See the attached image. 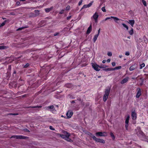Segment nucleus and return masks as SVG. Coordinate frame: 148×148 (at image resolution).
Instances as JSON below:
<instances>
[{"instance_id":"nucleus-1","label":"nucleus","mask_w":148,"mask_h":148,"mask_svg":"<svg viewBox=\"0 0 148 148\" xmlns=\"http://www.w3.org/2000/svg\"><path fill=\"white\" fill-rule=\"evenodd\" d=\"M88 134L93 138V139L96 142H97L100 143H102L104 144L105 143V141L103 139L100 138H98L96 137L90 133H89Z\"/></svg>"},{"instance_id":"nucleus-2","label":"nucleus","mask_w":148,"mask_h":148,"mask_svg":"<svg viewBox=\"0 0 148 148\" xmlns=\"http://www.w3.org/2000/svg\"><path fill=\"white\" fill-rule=\"evenodd\" d=\"M110 91V88L106 89L105 90V94L103 97V101L105 102L106 101L109 95Z\"/></svg>"},{"instance_id":"nucleus-3","label":"nucleus","mask_w":148,"mask_h":148,"mask_svg":"<svg viewBox=\"0 0 148 148\" xmlns=\"http://www.w3.org/2000/svg\"><path fill=\"white\" fill-rule=\"evenodd\" d=\"M136 132L137 135L139 137H142L144 136V134L141 130L140 127H137V129H136Z\"/></svg>"},{"instance_id":"nucleus-4","label":"nucleus","mask_w":148,"mask_h":148,"mask_svg":"<svg viewBox=\"0 0 148 148\" xmlns=\"http://www.w3.org/2000/svg\"><path fill=\"white\" fill-rule=\"evenodd\" d=\"M91 65L92 68L96 71H98L100 70L99 66L96 63H92Z\"/></svg>"},{"instance_id":"nucleus-5","label":"nucleus","mask_w":148,"mask_h":148,"mask_svg":"<svg viewBox=\"0 0 148 148\" xmlns=\"http://www.w3.org/2000/svg\"><path fill=\"white\" fill-rule=\"evenodd\" d=\"M70 136V134L67 133L66 135H62L61 137L66 140L70 142L72 141V140L69 138V137Z\"/></svg>"},{"instance_id":"nucleus-6","label":"nucleus","mask_w":148,"mask_h":148,"mask_svg":"<svg viewBox=\"0 0 148 148\" xmlns=\"http://www.w3.org/2000/svg\"><path fill=\"white\" fill-rule=\"evenodd\" d=\"M99 17V15L97 12H95L93 14L92 16L91 17V18L95 20L96 23H97L98 22V18Z\"/></svg>"},{"instance_id":"nucleus-7","label":"nucleus","mask_w":148,"mask_h":148,"mask_svg":"<svg viewBox=\"0 0 148 148\" xmlns=\"http://www.w3.org/2000/svg\"><path fill=\"white\" fill-rule=\"evenodd\" d=\"M26 137L21 135H14L11 137V138H16L17 139H25Z\"/></svg>"},{"instance_id":"nucleus-8","label":"nucleus","mask_w":148,"mask_h":148,"mask_svg":"<svg viewBox=\"0 0 148 148\" xmlns=\"http://www.w3.org/2000/svg\"><path fill=\"white\" fill-rule=\"evenodd\" d=\"M96 135L97 136H106L107 135V134L106 132H97L96 133Z\"/></svg>"},{"instance_id":"nucleus-9","label":"nucleus","mask_w":148,"mask_h":148,"mask_svg":"<svg viewBox=\"0 0 148 148\" xmlns=\"http://www.w3.org/2000/svg\"><path fill=\"white\" fill-rule=\"evenodd\" d=\"M137 90V92L136 95V97L137 98H138L141 95V90L140 88H138Z\"/></svg>"},{"instance_id":"nucleus-10","label":"nucleus","mask_w":148,"mask_h":148,"mask_svg":"<svg viewBox=\"0 0 148 148\" xmlns=\"http://www.w3.org/2000/svg\"><path fill=\"white\" fill-rule=\"evenodd\" d=\"M131 116L133 119L135 120L136 118V114L134 111H132Z\"/></svg>"},{"instance_id":"nucleus-11","label":"nucleus","mask_w":148,"mask_h":148,"mask_svg":"<svg viewBox=\"0 0 148 148\" xmlns=\"http://www.w3.org/2000/svg\"><path fill=\"white\" fill-rule=\"evenodd\" d=\"M93 2H91L88 5H83V7L81 8V10H82L83 9L86 8H89L90 7L91 5H92Z\"/></svg>"},{"instance_id":"nucleus-12","label":"nucleus","mask_w":148,"mask_h":148,"mask_svg":"<svg viewBox=\"0 0 148 148\" xmlns=\"http://www.w3.org/2000/svg\"><path fill=\"white\" fill-rule=\"evenodd\" d=\"M73 114V113L70 111H69L66 114L67 117L68 118H70Z\"/></svg>"},{"instance_id":"nucleus-13","label":"nucleus","mask_w":148,"mask_h":148,"mask_svg":"<svg viewBox=\"0 0 148 148\" xmlns=\"http://www.w3.org/2000/svg\"><path fill=\"white\" fill-rule=\"evenodd\" d=\"M129 78L128 77H127L123 79L121 82V83L122 84H124L126 83L128 80Z\"/></svg>"},{"instance_id":"nucleus-14","label":"nucleus","mask_w":148,"mask_h":148,"mask_svg":"<svg viewBox=\"0 0 148 148\" xmlns=\"http://www.w3.org/2000/svg\"><path fill=\"white\" fill-rule=\"evenodd\" d=\"M92 29V27L91 25V24L89 26V27L88 28L86 32V34H89L91 32Z\"/></svg>"},{"instance_id":"nucleus-15","label":"nucleus","mask_w":148,"mask_h":148,"mask_svg":"<svg viewBox=\"0 0 148 148\" xmlns=\"http://www.w3.org/2000/svg\"><path fill=\"white\" fill-rule=\"evenodd\" d=\"M128 23L130 24L132 27H133L135 23V21L133 20H130Z\"/></svg>"},{"instance_id":"nucleus-16","label":"nucleus","mask_w":148,"mask_h":148,"mask_svg":"<svg viewBox=\"0 0 148 148\" xmlns=\"http://www.w3.org/2000/svg\"><path fill=\"white\" fill-rule=\"evenodd\" d=\"M111 18H113L115 22L117 23H118L117 22L118 21L121 20L116 17L111 16Z\"/></svg>"},{"instance_id":"nucleus-17","label":"nucleus","mask_w":148,"mask_h":148,"mask_svg":"<svg viewBox=\"0 0 148 148\" xmlns=\"http://www.w3.org/2000/svg\"><path fill=\"white\" fill-rule=\"evenodd\" d=\"M136 66L135 64H134L129 69V70L130 71H132L133 70H134L136 68Z\"/></svg>"},{"instance_id":"nucleus-18","label":"nucleus","mask_w":148,"mask_h":148,"mask_svg":"<svg viewBox=\"0 0 148 148\" xmlns=\"http://www.w3.org/2000/svg\"><path fill=\"white\" fill-rule=\"evenodd\" d=\"M53 7H51L49 8H46L45 9V11L46 12H49L53 9Z\"/></svg>"},{"instance_id":"nucleus-19","label":"nucleus","mask_w":148,"mask_h":148,"mask_svg":"<svg viewBox=\"0 0 148 148\" xmlns=\"http://www.w3.org/2000/svg\"><path fill=\"white\" fill-rule=\"evenodd\" d=\"M39 11L38 10H35L34 12L35 13V14L34 15V16H38L40 14Z\"/></svg>"},{"instance_id":"nucleus-20","label":"nucleus","mask_w":148,"mask_h":148,"mask_svg":"<svg viewBox=\"0 0 148 148\" xmlns=\"http://www.w3.org/2000/svg\"><path fill=\"white\" fill-rule=\"evenodd\" d=\"M98 36L99 35L98 34H96L94 36L93 39L94 42H96Z\"/></svg>"},{"instance_id":"nucleus-21","label":"nucleus","mask_w":148,"mask_h":148,"mask_svg":"<svg viewBox=\"0 0 148 148\" xmlns=\"http://www.w3.org/2000/svg\"><path fill=\"white\" fill-rule=\"evenodd\" d=\"M54 106H48V107L47 108V110H49V109H52L54 108Z\"/></svg>"},{"instance_id":"nucleus-22","label":"nucleus","mask_w":148,"mask_h":148,"mask_svg":"<svg viewBox=\"0 0 148 148\" xmlns=\"http://www.w3.org/2000/svg\"><path fill=\"white\" fill-rule=\"evenodd\" d=\"M129 118H130V116H128L127 117L126 119V120H125V124H128Z\"/></svg>"},{"instance_id":"nucleus-23","label":"nucleus","mask_w":148,"mask_h":148,"mask_svg":"<svg viewBox=\"0 0 148 148\" xmlns=\"http://www.w3.org/2000/svg\"><path fill=\"white\" fill-rule=\"evenodd\" d=\"M121 66H116V67H115V68H112V69H113V70H115L119 69H121Z\"/></svg>"},{"instance_id":"nucleus-24","label":"nucleus","mask_w":148,"mask_h":148,"mask_svg":"<svg viewBox=\"0 0 148 148\" xmlns=\"http://www.w3.org/2000/svg\"><path fill=\"white\" fill-rule=\"evenodd\" d=\"M122 25H123L124 27L127 30H128V27L127 25L123 23H122Z\"/></svg>"},{"instance_id":"nucleus-25","label":"nucleus","mask_w":148,"mask_h":148,"mask_svg":"<svg viewBox=\"0 0 148 148\" xmlns=\"http://www.w3.org/2000/svg\"><path fill=\"white\" fill-rule=\"evenodd\" d=\"M129 33L130 35H133V28H131V30L129 31Z\"/></svg>"},{"instance_id":"nucleus-26","label":"nucleus","mask_w":148,"mask_h":148,"mask_svg":"<svg viewBox=\"0 0 148 148\" xmlns=\"http://www.w3.org/2000/svg\"><path fill=\"white\" fill-rule=\"evenodd\" d=\"M103 70L105 71H113V69L112 68H108L105 69H103Z\"/></svg>"},{"instance_id":"nucleus-27","label":"nucleus","mask_w":148,"mask_h":148,"mask_svg":"<svg viewBox=\"0 0 148 148\" xmlns=\"http://www.w3.org/2000/svg\"><path fill=\"white\" fill-rule=\"evenodd\" d=\"M27 27H20V28H19L18 29H17V31H18V30H22V29H24V28H27Z\"/></svg>"},{"instance_id":"nucleus-28","label":"nucleus","mask_w":148,"mask_h":148,"mask_svg":"<svg viewBox=\"0 0 148 148\" xmlns=\"http://www.w3.org/2000/svg\"><path fill=\"white\" fill-rule=\"evenodd\" d=\"M7 47L4 46H0V49H6Z\"/></svg>"},{"instance_id":"nucleus-29","label":"nucleus","mask_w":148,"mask_h":148,"mask_svg":"<svg viewBox=\"0 0 148 148\" xmlns=\"http://www.w3.org/2000/svg\"><path fill=\"white\" fill-rule=\"evenodd\" d=\"M108 66L105 65L103 64H101L100 66H99V68H104L105 67H107Z\"/></svg>"},{"instance_id":"nucleus-30","label":"nucleus","mask_w":148,"mask_h":148,"mask_svg":"<svg viewBox=\"0 0 148 148\" xmlns=\"http://www.w3.org/2000/svg\"><path fill=\"white\" fill-rule=\"evenodd\" d=\"M7 22V20L5 21L4 22H3L0 25V27H2Z\"/></svg>"},{"instance_id":"nucleus-31","label":"nucleus","mask_w":148,"mask_h":148,"mask_svg":"<svg viewBox=\"0 0 148 148\" xmlns=\"http://www.w3.org/2000/svg\"><path fill=\"white\" fill-rule=\"evenodd\" d=\"M145 66V64L144 63H143L142 64H140V69H142V68L143 67H144Z\"/></svg>"},{"instance_id":"nucleus-32","label":"nucleus","mask_w":148,"mask_h":148,"mask_svg":"<svg viewBox=\"0 0 148 148\" xmlns=\"http://www.w3.org/2000/svg\"><path fill=\"white\" fill-rule=\"evenodd\" d=\"M110 135L112 137V139H114L115 138V136L111 132L110 134Z\"/></svg>"},{"instance_id":"nucleus-33","label":"nucleus","mask_w":148,"mask_h":148,"mask_svg":"<svg viewBox=\"0 0 148 148\" xmlns=\"http://www.w3.org/2000/svg\"><path fill=\"white\" fill-rule=\"evenodd\" d=\"M142 2L143 4H144L145 6H146V2L144 0H142Z\"/></svg>"},{"instance_id":"nucleus-34","label":"nucleus","mask_w":148,"mask_h":148,"mask_svg":"<svg viewBox=\"0 0 148 148\" xmlns=\"http://www.w3.org/2000/svg\"><path fill=\"white\" fill-rule=\"evenodd\" d=\"M42 107V106H34V107H31V106H30V108H41Z\"/></svg>"},{"instance_id":"nucleus-35","label":"nucleus","mask_w":148,"mask_h":148,"mask_svg":"<svg viewBox=\"0 0 148 148\" xmlns=\"http://www.w3.org/2000/svg\"><path fill=\"white\" fill-rule=\"evenodd\" d=\"M103 12H106V10L105 8V7H103L101 8Z\"/></svg>"},{"instance_id":"nucleus-36","label":"nucleus","mask_w":148,"mask_h":148,"mask_svg":"<svg viewBox=\"0 0 148 148\" xmlns=\"http://www.w3.org/2000/svg\"><path fill=\"white\" fill-rule=\"evenodd\" d=\"M125 55L126 56H128L130 55V52L129 51H126L125 53Z\"/></svg>"},{"instance_id":"nucleus-37","label":"nucleus","mask_w":148,"mask_h":148,"mask_svg":"<svg viewBox=\"0 0 148 148\" xmlns=\"http://www.w3.org/2000/svg\"><path fill=\"white\" fill-rule=\"evenodd\" d=\"M108 56H112V53L111 52H108Z\"/></svg>"},{"instance_id":"nucleus-38","label":"nucleus","mask_w":148,"mask_h":148,"mask_svg":"<svg viewBox=\"0 0 148 148\" xmlns=\"http://www.w3.org/2000/svg\"><path fill=\"white\" fill-rule=\"evenodd\" d=\"M128 124H125V127L126 130H128Z\"/></svg>"},{"instance_id":"nucleus-39","label":"nucleus","mask_w":148,"mask_h":148,"mask_svg":"<svg viewBox=\"0 0 148 148\" xmlns=\"http://www.w3.org/2000/svg\"><path fill=\"white\" fill-rule=\"evenodd\" d=\"M70 6L69 5H68L66 8V10H68L70 9Z\"/></svg>"},{"instance_id":"nucleus-40","label":"nucleus","mask_w":148,"mask_h":148,"mask_svg":"<svg viewBox=\"0 0 148 148\" xmlns=\"http://www.w3.org/2000/svg\"><path fill=\"white\" fill-rule=\"evenodd\" d=\"M83 1L82 0H81L79 2L78 5H80L82 4V3Z\"/></svg>"},{"instance_id":"nucleus-41","label":"nucleus","mask_w":148,"mask_h":148,"mask_svg":"<svg viewBox=\"0 0 148 148\" xmlns=\"http://www.w3.org/2000/svg\"><path fill=\"white\" fill-rule=\"evenodd\" d=\"M64 10H61L60 11V12L59 13L60 14H62L64 12Z\"/></svg>"},{"instance_id":"nucleus-42","label":"nucleus","mask_w":148,"mask_h":148,"mask_svg":"<svg viewBox=\"0 0 148 148\" xmlns=\"http://www.w3.org/2000/svg\"><path fill=\"white\" fill-rule=\"evenodd\" d=\"M49 128L50 130H55V129L52 126H50Z\"/></svg>"},{"instance_id":"nucleus-43","label":"nucleus","mask_w":148,"mask_h":148,"mask_svg":"<svg viewBox=\"0 0 148 148\" xmlns=\"http://www.w3.org/2000/svg\"><path fill=\"white\" fill-rule=\"evenodd\" d=\"M111 18H111V16L110 17H107L106 18V19H105V21H106L107 20H108V19H110Z\"/></svg>"},{"instance_id":"nucleus-44","label":"nucleus","mask_w":148,"mask_h":148,"mask_svg":"<svg viewBox=\"0 0 148 148\" xmlns=\"http://www.w3.org/2000/svg\"><path fill=\"white\" fill-rule=\"evenodd\" d=\"M29 64L28 63H27L26 64H25L24 66V67L25 68H27V67L28 66H29Z\"/></svg>"},{"instance_id":"nucleus-45","label":"nucleus","mask_w":148,"mask_h":148,"mask_svg":"<svg viewBox=\"0 0 148 148\" xmlns=\"http://www.w3.org/2000/svg\"><path fill=\"white\" fill-rule=\"evenodd\" d=\"M59 34V33L58 32H56L54 34V36H55L58 35Z\"/></svg>"},{"instance_id":"nucleus-46","label":"nucleus","mask_w":148,"mask_h":148,"mask_svg":"<svg viewBox=\"0 0 148 148\" xmlns=\"http://www.w3.org/2000/svg\"><path fill=\"white\" fill-rule=\"evenodd\" d=\"M112 66H115L116 65V64H115V62H112Z\"/></svg>"},{"instance_id":"nucleus-47","label":"nucleus","mask_w":148,"mask_h":148,"mask_svg":"<svg viewBox=\"0 0 148 148\" xmlns=\"http://www.w3.org/2000/svg\"><path fill=\"white\" fill-rule=\"evenodd\" d=\"M16 4L17 5H20V2L19 1H17L16 2Z\"/></svg>"},{"instance_id":"nucleus-48","label":"nucleus","mask_w":148,"mask_h":148,"mask_svg":"<svg viewBox=\"0 0 148 148\" xmlns=\"http://www.w3.org/2000/svg\"><path fill=\"white\" fill-rule=\"evenodd\" d=\"M71 16H68V17H67V20H69V19H70V18H71Z\"/></svg>"},{"instance_id":"nucleus-49","label":"nucleus","mask_w":148,"mask_h":148,"mask_svg":"<svg viewBox=\"0 0 148 148\" xmlns=\"http://www.w3.org/2000/svg\"><path fill=\"white\" fill-rule=\"evenodd\" d=\"M100 33V29H99V30H98V34H98V35L99 36Z\"/></svg>"},{"instance_id":"nucleus-50","label":"nucleus","mask_w":148,"mask_h":148,"mask_svg":"<svg viewBox=\"0 0 148 148\" xmlns=\"http://www.w3.org/2000/svg\"><path fill=\"white\" fill-rule=\"evenodd\" d=\"M107 61L108 62H110V59H108L107 60Z\"/></svg>"},{"instance_id":"nucleus-51","label":"nucleus","mask_w":148,"mask_h":148,"mask_svg":"<svg viewBox=\"0 0 148 148\" xmlns=\"http://www.w3.org/2000/svg\"><path fill=\"white\" fill-rule=\"evenodd\" d=\"M143 80L142 79V83H140V85L142 86V85H143Z\"/></svg>"},{"instance_id":"nucleus-52","label":"nucleus","mask_w":148,"mask_h":148,"mask_svg":"<svg viewBox=\"0 0 148 148\" xmlns=\"http://www.w3.org/2000/svg\"><path fill=\"white\" fill-rule=\"evenodd\" d=\"M106 62V60H103V61H102V62L103 63H105Z\"/></svg>"},{"instance_id":"nucleus-53","label":"nucleus","mask_w":148,"mask_h":148,"mask_svg":"<svg viewBox=\"0 0 148 148\" xmlns=\"http://www.w3.org/2000/svg\"><path fill=\"white\" fill-rule=\"evenodd\" d=\"M136 78H137V77H136V78L132 77V79H136Z\"/></svg>"},{"instance_id":"nucleus-54","label":"nucleus","mask_w":148,"mask_h":148,"mask_svg":"<svg viewBox=\"0 0 148 148\" xmlns=\"http://www.w3.org/2000/svg\"><path fill=\"white\" fill-rule=\"evenodd\" d=\"M122 57V55H120L119 56V57L120 58H121Z\"/></svg>"},{"instance_id":"nucleus-55","label":"nucleus","mask_w":148,"mask_h":148,"mask_svg":"<svg viewBox=\"0 0 148 148\" xmlns=\"http://www.w3.org/2000/svg\"><path fill=\"white\" fill-rule=\"evenodd\" d=\"M12 114V115H17V114Z\"/></svg>"},{"instance_id":"nucleus-56","label":"nucleus","mask_w":148,"mask_h":148,"mask_svg":"<svg viewBox=\"0 0 148 148\" xmlns=\"http://www.w3.org/2000/svg\"><path fill=\"white\" fill-rule=\"evenodd\" d=\"M71 103H75V101H72L71 102Z\"/></svg>"},{"instance_id":"nucleus-57","label":"nucleus","mask_w":148,"mask_h":148,"mask_svg":"<svg viewBox=\"0 0 148 148\" xmlns=\"http://www.w3.org/2000/svg\"><path fill=\"white\" fill-rule=\"evenodd\" d=\"M127 38L128 39H130V36L127 37Z\"/></svg>"},{"instance_id":"nucleus-58","label":"nucleus","mask_w":148,"mask_h":148,"mask_svg":"<svg viewBox=\"0 0 148 148\" xmlns=\"http://www.w3.org/2000/svg\"><path fill=\"white\" fill-rule=\"evenodd\" d=\"M20 1H25V0H20Z\"/></svg>"},{"instance_id":"nucleus-59","label":"nucleus","mask_w":148,"mask_h":148,"mask_svg":"<svg viewBox=\"0 0 148 148\" xmlns=\"http://www.w3.org/2000/svg\"><path fill=\"white\" fill-rule=\"evenodd\" d=\"M2 18L3 19H5V18Z\"/></svg>"},{"instance_id":"nucleus-60","label":"nucleus","mask_w":148,"mask_h":148,"mask_svg":"<svg viewBox=\"0 0 148 148\" xmlns=\"http://www.w3.org/2000/svg\"><path fill=\"white\" fill-rule=\"evenodd\" d=\"M14 73H16V71H14Z\"/></svg>"},{"instance_id":"nucleus-61","label":"nucleus","mask_w":148,"mask_h":148,"mask_svg":"<svg viewBox=\"0 0 148 148\" xmlns=\"http://www.w3.org/2000/svg\"><path fill=\"white\" fill-rule=\"evenodd\" d=\"M100 77V76H99L98 77V78H99V77Z\"/></svg>"},{"instance_id":"nucleus-62","label":"nucleus","mask_w":148,"mask_h":148,"mask_svg":"<svg viewBox=\"0 0 148 148\" xmlns=\"http://www.w3.org/2000/svg\"><path fill=\"white\" fill-rule=\"evenodd\" d=\"M62 116V117H63V115H62V116Z\"/></svg>"},{"instance_id":"nucleus-63","label":"nucleus","mask_w":148,"mask_h":148,"mask_svg":"<svg viewBox=\"0 0 148 148\" xmlns=\"http://www.w3.org/2000/svg\"><path fill=\"white\" fill-rule=\"evenodd\" d=\"M35 8H34V9H35Z\"/></svg>"}]
</instances>
